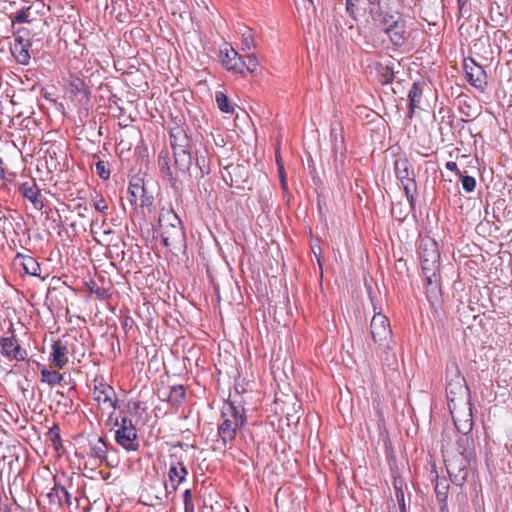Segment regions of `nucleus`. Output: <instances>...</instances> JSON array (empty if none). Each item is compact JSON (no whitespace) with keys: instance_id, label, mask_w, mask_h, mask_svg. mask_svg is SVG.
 <instances>
[{"instance_id":"39","label":"nucleus","mask_w":512,"mask_h":512,"mask_svg":"<svg viewBox=\"0 0 512 512\" xmlns=\"http://www.w3.org/2000/svg\"><path fill=\"white\" fill-rule=\"evenodd\" d=\"M462 187L467 193H471L474 191L476 187V180L474 177L469 175H463L462 173L459 175Z\"/></svg>"},{"instance_id":"26","label":"nucleus","mask_w":512,"mask_h":512,"mask_svg":"<svg viewBox=\"0 0 512 512\" xmlns=\"http://www.w3.org/2000/svg\"><path fill=\"white\" fill-rule=\"evenodd\" d=\"M108 447L102 437H98L96 443L91 446L90 455L103 462L107 459Z\"/></svg>"},{"instance_id":"46","label":"nucleus","mask_w":512,"mask_h":512,"mask_svg":"<svg viewBox=\"0 0 512 512\" xmlns=\"http://www.w3.org/2000/svg\"><path fill=\"white\" fill-rule=\"evenodd\" d=\"M154 198L150 195H147L146 191L144 192V197L139 198L138 204L140 207H151L153 204Z\"/></svg>"},{"instance_id":"56","label":"nucleus","mask_w":512,"mask_h":512,"mask_svg":"<svg viewBox=\"0 0 512 512\" xmlns=\"http://www.w3.org/2000/svg\"><path fill=\"white\" fill-rule=\"evenodd\" d=\"M279 177H280V181H281V185L283 188H285L286 186V180H285V173H284V170L282 171V173L279 172Z\"/></svg>"},{"instance_id":"37","label":"nucleus","mask_w":512,"mask_h":512,"mask_svg":"<svg viewBox=\"0 0 512 512\" xmlns=\"http://www.w3.org/2000/svg\"><path fill=\"white\" fill-rule=\"evenodd\" d=\"M48 436L52 445L56 450H59L62 447V439L60 436V428L58 425H54L48 431Z\"/></svg>"},{"instance_id":"49","label":"nucleus","mask_w":512,"mask_h":512,"mask_svg":"<svg viewBox=\"0 0 512 512\" xmlns=\"http://www.w3.org/2000/svg\"><path fill=\"white\" fill-rule=\"evenodd\" d=\"M72 504V496L71 494L66 490V488L63 486V494H62V507L64 506H71Z\"/></svg>"},{"instance_id":"9","label":"nucleus","mask_w":512,"mask_h":512,"mask_svg":"<svg viewBox=\"0 0 512 512\" xmlns=\"http://www.w3.org/2000/svg\"><path fill=\"white\" fill-rule=\"evenodd\" d=\"M222 418L223 421L218 425L217 431L219 441H221L224 447H226L227 445L231 447L235 441L237 431L244 425L238 424L236 420L231 418Z\"/></svg>"},{"instance_id":"34","label":"nucleus","mask_w":512,"mask_h":512,"mask_svg":"<svg viewBox=\"0 0 512 512\" xmlns=\"http://www.w3.org/2000/svg\"><path fill=\"white\" fill-rule=\"evenodd\" d=\"M229 172H233L234 179H241V188H243L242 184H244L247 181L248 173L246 168L243 165H229Z\"/></svg>"},{"instance_id":"43","label":"nucleus","mask_w":512,"mask_h":512,"mask_svg":"<svg viewBox=\"0 0 512 512\" xmlns=\"http://www.w3.org/2000/svg\"><path fill=\"white\" fill-rule=\"evenodd\" d=\"M184 512H194L193 495L191 489L183 492Z\"/></svg>"},{"instance_id":"18","label":"nucleus","mask_w":512,"mask_h":512,"mask_svg":"<svg viewBox=\"0 0 512 512\" xmlns=\"http://www.w3.org/2000/svg\"><path fill=\"white\" fill-rule=\"evenodd\" d=\"M446 393L449 404L453 403L456 400H464L466 396H468V387L466 385L465 380H458L454 382H448L446 384Z\"/></svg>"},{"instance_id":"41","label":"nucleus","mask_w":512,"mask_h":512,"mask_svg":"<svg viewBox=\"0 0 512 512\" xmlns=\"http://www.w3.org/2000/svg\"><path fill=\"white\" fill-rule=\"evenodd\" d=\"M108 166L109 164L102 160H99L96 163V173L103 180H107L110 177V170Z\"/></svg>"},{"instance_id":"14","label":"nucleus","mask_w":512,"mask_h":512,"mask_svg":"<svg viewBox=\"0 0 512 512\" xmlns=\"http://www.w3.org/2000/svg\"><path fill=\"white\" fill-rule=\"evenodd\" d=\"M19 192L25 199L33 204L35 209H43L44 202L41 197V191L34 180L22 183L19 187Z\"/></svg>"},{"instance_id":"5","label":"nucleus","mask_w":512,"mask_h":512,"mask_svg":"<svg viewBox=\"0 0 512 512\" xmlns=\"http://www.w3.org/2000/svg\"><path fill=\"white\" fill-rule=\"evenodd\" d=\"M447 472L452 482L462 486L468 476V456L456 454L444 460Z\"/></svg>"},{"instance_id":"59","label":"nucleus","mask_w":512,"mask_h":512,"mask_svg":"<svg viewBox=\"0 0 512 512\" xmlns=\"http://www.w3.org/2000/svg\"><path fill=\"white\" fill-rule=\"evenodd\" d=\"M397 499H398L399 502L400 501H402V502L404 501V494H403L402 491L397 492Z\"/></svg>"},{"instance_id":"36","label":"nucleus","mask_w":512,"mask_h":512,"mask_svg":"<svg viewBox=\"0 0 512 512\" xmlns=\"http://www.w3.org/2000/svg\"><path fill=\"white\" fill-rule=\"evenodd\" d=\"M195 163L200 171L201 177L210 173L209 162L207 160V157L204 154H202V153L199 154L198 152H196Z\"/></svg>"},{"instance_id":"20","label":"nucleus","mask_w":512,"mask_h":512,"mask_svg":"<svg viewBox=\"0 0 512 512\" xmlns=\"http://www.w3.org/2000/svg\"><path fill=\"white\" fill-rule=\"evenodd\" d=\"M383 31L395 46H402L405 42V25L400 18L389 24Z\"/></svg>"},{"instance_id":"4","label":"nucleus","mask_w":512,"mask_h":512,"mask_svg":"<svg viewBox=\"0 0 512 512\" xmlns=\"http://www.w3.org/2000/svg\"><path fill=\"white\" fill-rule=\"evenodd\" d=\"M370 333L375 344L390 349L392 330L388 318L382 313H375L370 324Z\"/></svg>"},{"instance_id":"29","label":"nucleus","mask_w":512,"mask_h":512,"mask_svg":"<svg viewBox=\"0 0 512 512\" xmlns=\"http://www.w3.org/2000/svg\"><path fill=\"white\" fill-rule=\"evenodd\" d=\"M436 483H435V492L437 495V499L440 502H444L447 499L449 484L445 478H438L436 474Z\"/></svg>"},{"instance_id":"33","label":"nucleus","mask_w":512,"mask_h":512,"mask_svg":"<svg viewBox=\"0 0 512 512\" xmlns=\"http://www.w3.org/2000/svg\"><path fill=\"white\" fill-rule=\"evenodd\" d=\"M31 15V7H24L21 10L17 11L14 14L10 15L11 21L13 24L15 23H25L30 22Z\"/></svg>"},{"instance_id":"48","label":"nucleus","mask_w":512,"mask_h":512,"mask_svg":"<svg viewBox=\"0 0 512 512\" xmlns=\"http://www.w3.org/2000/svg\"><path fill=\"white\" fill-rule=\"evenodd\" d=\"M94 207L97 211L101 213H105L108 209V205L103 197H100L99 200L95 201Z\"/></svg>"},{"instance_id":"19","label":"nucleus","mask_w":512,"mask_h":512,"mask_svg":"<svg viewBox=\"0 0 512 512\" xmlns=\"http://www.w3.org/2000/svg\"><path fill=\"white\" fill-rule=\"evenodd\" d=\"M425 83L423 81H416L412 84L408 92V117L411 119L415 109L419 107L423 95Z\"/></svg>"},{"instance_id":"28","label":"nucleus","mask_w":512,"mask_h":512,"mask_svg":"<svg viewBox=\"0 0 512 512\" xmlns=\"http://www.w3.org/2000/svg\"><path fill=\"white\" fill-rule=\"evenodd\" d=\"M445 378H446V384H448V382L452 383V382L458 381V380H465V378L461 375V372H460V369H459L457 363L454 361L447 364Z\"/></svg>"},{"instance_id":"35","label":"nucleus","mask_w":512,"mask_h":512,"mask_svg":"<svg viewBox=\"0 0 512 512\" xmlns=\"http://www.w3.org/2000/svg\"><path fill=\"white\" fill-rule=\"evenodd\" d=\"M402 185H403V189L405 191V195H406L408 202L410 203L411 206H414V202H415L414 194L417 189L415 178L406 180L405 183H402Z\"/></svg>"},{"instance_id":"45","label":"nucleus","mask_w":512,"mask_h":512,"mask_svg":"<svg viewBox=\"0 0 512 512\" xmlns=\"http://www.w3.org/2000/svg\"><path fill=\"white\" fill-rule=\"evenodd\" d=\"M258 67V60L254 56H248L247 61L244 60V71L253 73Z\"/></svg>"},{"instance_id":"27","label":"nucleus","mask_w":512,"mask_h":512,"mask_svg":"<svg viewBox=\"0 0 512 512\" xmlns=\"http://www.w3.org/2000/svg\"><path fill=\"white\" fill-rule=\"evenodd\" d=\"M41 380L50 386H55L63 380V375L56 370L42 369Z\"/></svg>"},{"instance_id":"8","label":"nucleus","mask_w":512,"mask_h":512,"mask_svg":"<svg viewBox=\"0 0 512 512\" xmlns=\"http://www.w3.org/2000/svg\"><path fill=\"white\" fill-rule=\"evenodd\" d=\"M1 353L9 360L24 361L27 356L15 336L0 338Z\"/></svg>"},{"instance_id":"10","label":"nucleus","mask_w":512,"mask_h":512,"mask_svg":"<svg viewBox=\"0 0 512 512\" xmlns=\"http://www.w3.org/2000/svg\"><path fill=\"white\" fill-rule=\"evenodd\" d=\"M449 409L457 430L461 434L468 435L473 428L471 408L468 407L466 411L460 413L456 411V404H453V406L449 404Z\"/></svg>"},{"instance_id":"30","label":"nucleus","mask_w":512,"mask_h":512,"mask_svg":"<svg viewBox=\"0 0 512 512\" xmlns=\"http://www.w3.org/2000/svg\"><path fill=\"white\" fill-rule=\"evenodd\" d=\"M378 76L381 84H390L394 80V69L388 65H379Z\"/></svg>"},{"instance_id":"25","label":"nucleus","mask_w":512,"mask_h":512,"mask_svg":"<svg viewBox=\"0 0 512 512\" xmlns=\"http://www.w3.org/2000/svg\"><path fill=\"white\" fill-rule=\"evenodd\" d=\"M145 190L146 189L144 187L142 179L138 178L135 181H131L129 188H128V193L130 195V197H129L130 203L137 205L139 198L144 197Z\"/></svg>"},{"instance_id":"22","label":"nucleus","mask_w":512,"mask_h":512,"mask_svg":"<svg viewBox=\"0 0 512 512\" xmlns=\"http://www.w3.org/2000/svg\"><path fill=\"white\" fill-rule=\"evenodd\" d=\"M395 175L401 181L405 183L406 180L414 178V170L407 158H399L394 162Z\"/></svg>"},{"instance_id":"21","label":"nucleus","mask_w":512,"mask_h":512,"mask_svg":"<svg viewBox=\"0 0 512 512\" xmlns=\"http://www.w3.org/2000/svg\"><path fill=\"white\" fill-rule=\"evenodd\" d=\"M67 353H68L67 346L64 343H62V341H60V340L55 341L52 344V352H51L53 365L59 369H62L68 363V358L66 357Z\"/></svg>"},{"instance_id":"57","label":"nucleus","mask_w":512,"mask_h":512,"mask_svg":"<svg viewBox=\"0 0 512 512\" xmlns=\"http://www.w3.org/2000/svg\"><path fill=\"white\" fill-rule=\"evenodd\" d=\"M460 12L463 11L464 6L467 4V0H457Z\"/></svg>"},{"instance_id":"50","label":"nucleus","mask_w":512,"mask_h":512,"mask_svg":"<svg viewBox=\"0 0 512 512\" xmlns=\"http://www.w3.org/2000/svg\"><path fill=\"white\" fill-rule=\"evenodd\" d=\"M116 425H119L120 426L119 428H126V429L135 428V426L133 425L132 420L128 419L127 417H123L121 419V423L120 424L116 421Z\"/></svg>"},{"instance_id":"23","label":"nucleus","mask_w":512,"mask_h":512,"mask_svg":"<svg viewBox=\"0 0 512 512\" xmlns=\"http://www.w3.org/2000/svg\"><path fill=\"white\" fill-rule=\"evenodd\" d=\"M16 259L21 260V265L27 274L31 276H40L41 268L34 257L18 254Z\"/></svg>"},{"instance_id":"2","label":"nucleus","mask_w":512,"mask_h":512,"mask_svg":"<svg viewBox=\"0 0 512 512\" xmlns=\"http://www.w3.org/2000/svg\"><path fill=\"white\" fill-rule=\"evenodd\" d=\"M159 233L165 247L170 250L180 249L185 240L182 222L172 210H162L159 214Z\"/></svg>"},{"instance_id":"15","label":"nucleus","mask_w":512,"mask_h":512,"mask_svg":"<svg viewBox=\"0 0 512 512\" xmlns=\"http://www.w3.org/2000/svg\"><path fill=\"white\" fill-rule=\"evenodd\" d=\"M221 417L234 419L238 422V424L242 425H245L246 423L245 409L243 405L240 402H238L235 398H229L225 402L221 411Z\"/></svg>"},{"instance_id":"61","label":"nucleus","mask_w":512,"mask_h":512,"mask_svg":"<svg viewBox=\"0 0 512 512\" xmlns=\"http://www.w3.org/2000/svg\"><path fill=\"white\" fill-rule=\"evenodd\" d=\"M112 233L111 230H104V235H110Z\"/></svg>"},{"instance_id":"3","label":"nucleus","mask_w":512,"mask_h":512,"mask_svg":"<svg viewBox=\"0 0 512 512\" xmlns=\"http://www.w3.org/2000/svg\"><path fill=\"white\" fill-rule=\"evenodd\" d=\"M419 257L427 284H437L440 265V253L437 243L432 239L422 240L419 247Z\"/></svg>"},{"instance_id":"44","label":"nucleus","mask_w":512,"mask_h":512,"mask_svg":"<svg viewBox=\"0 0 512 512\" xmlns=\"http://www.w3.org/2000/svg\"><path fill=\"white\" fill-rule=\"evenodd\" d=\"M71 88H72L73 92L83 94V96L85 98L89 97V92L86 89L85 84H84V82L81 79L77 78L76 80H74L71 83Z\"/></svg>"},{"instance_id":"53","label":"nucleus","mask_w":512,"mask_h":512,"mask_svg":"<svg viewBox=\"0 0 512 512\" xmlns=\"http://www.w3.org/2000/svg\"><path fill=\"white\" fill-rule=\"evenodd\" d=\"M75 209L77 210L78 215L81 216V217H84L85 213L88 211L87 206L85 204H82V203H78L76 205Z\"/></svg>"},{"instance_id":"1","label":"nucleus","mask_w":512,"mask_h":512,"mask_svg":"<svg viewBox=\"0 0 512 512\" xmlns=\"http://www.w3.org/2000/svg\"><path fill=\"white\" fill-rule=\"evenodd\" d=\"M170 145L173 150L174 168L171 166L170 154L167 149L160 151L157 164L163 177L175 186L180 175H190V168L193 163L191 152V139L185 128L177 123L169 130Z\"/></svg>"},{"instance_id":"51","label":"nucleus","mask_w":512,"mask_h":512,"mask_svg":"<svg viewBox=\"0 0 512 512\" xmlns=\"http://www.w3.org/2000/svg\"><path fill=\"white\" fill-rule=\"evenodd\" d=\"M330 135L333 141V149L338 150V134H337V128L332 126L330 130Z\"/></svg>"},{"instance_id":"58","label":"nucleus","mask_w":512,"mask_h":512,"mask_svg":"<svg viewBox=\"0 0 512 512\" xmlns=\"http://www.w3.org/2000/svg\"><path fill=\"white\" fill-rule=\"evenodd\" d=\"M0 512H11L8 505H0Z\"/></svg>"},{"instance_id":"55","label":"nucleus","mask_w":512,"mask_h":512,"mask_svg":"<svg viewBox=\"0 0 512 512\" xmlns=\"http://www.w3.org/2000/svg\"><path fill=\"white\" fill-rule=\"evenodd\" d=\"M370 7H382V1L381 0H367Z\"/></svg>"},{"instance_id":"40","label":"nucleus","mask_w":512,"mask_h":512,"mask_svg":"<svg viewBox=\"0 0 512 512\" xmlns=\"http://www.w3.org/2000/svg\"><path fill=\"white\" fill-rule=\"evenodd\" d=\"M470 443H471L470 437L468 435L462 434V436H460L456 441L457 451H458L457 454L466 455L467 450L470 446Z\"/></svg>"},{"instance_id":"47","label":"nucleus","mask_w":512,"mask_h":512,"mask_svg":"<svg viewBox=\"0 0 512 512\" xmlns=\"http://www.w3.org/2000/svg\"><path fill=\"white\" fill-rule=\"evenodd\" d=\"M252 33L250 30H247L245 33H243V46L245 49L249 50L252 46H254Z\"/></svg>"},{"instance_id":"11","label":"nucleus","mask_w":512,"mask_h":512,"mask_svg":"<svg viewBox=\"0 0 512 512\" xmlns=\"http://www.w3.org/2000/svg\"><path fill=\"white\" fill-rule=\"evenodd\" d=\"M30 47L31 43L29 40H25L22 36L15 37L14 42L10 46V51L17 63L25 66L30 63Z\"/></svg>"},{"instance_id":"6","label":"nucleus","mask_w":512,"mask_h":512,"mask_svg":"<svg viewBox=\"0 0 512 512\" xmlns=\"http://www.w3.org/2000/svg\"><path fill=\"white\" fill-rule=\"evenodd\" d=\"M463 68L470 85L480 91H484L488 84L484 68L472 58L464 59Z\"/></svg>"},{"instance_id":"54","label":"nucleus","mask_w":512,"mask_h":512,"mask_svg":"<svg viewBox=\"0 0 512 512\" xmlns=\"http://www.w3.org/2000/svg\"><path fill=\"white\" fill-rule=\"evenodd\" d=\"M276 164L278 166V171L280 173H282L283 169H284V166H283V161H282V158L279 154H276Z\"/></svg>"},{"instance_id":"17","label":"nucleus","mask_w":512,"mask_h":512,"mask_svg":"<svg viewBox=\"0 0 512 512\" xmlns=\"http://www.w3.org/2000/svg\"><path fill=\"white\" fill-rule=\"evenodd\" d=\"M369 15L372 20L382 27L386 28L389 24L400 18L398 13H393L382 7H369Z\"/></svg>"},{"instance_id":"12","label":"nucleus","mask_w":512,"mask_h":512,"mask_svg":"<svg viewBox=\"0 0 512 512\" xmlns=\"http://www.w3.org/2000/svg\"><path fill=\"white\" fill-rule=\"evenodd\" d=\"M221 59L227 70L244 74V60L232 47L221 50Z\"/></svg>"},{"instance_id":"52","label":"nucleus","mask_w":512,"mask_h":512,"mask_svg":"<svg viewBox=\"0 0 512 512\" xmlns=\"http://www.w3.org/2000/svg\"><path fill=\"white\" fill-rule=\"evenodd\" d=\"M445 167L450 171L456 172L458 176L461 174V171L458 169L456 162L448 161Z\"/></svg>"},{"instance_id":"16","label":"nucleus","mask_w":512,"mask_h":512,"mask_svg":"<svg viewBox=\"0 0 512 512\" xmlns=\"http://www.w3.org/2000/svg\"><path fill=\"white\" fill-rule=\"evenodd\" d=\"M94 399L98 403L107 405L112 411L117 407V400H114L115 391L112 386L101 383L99 386H95L93 391Z\"/></svg>"},{"instance_id":"13","label":"nucleus","mask_w":512,"mask_h":512,"mask_svg":"<svg viewBox=\"0 0 512 512\" xmlns=\"http://www.w3.org/2000/svg\"><path fill=\"white\" fill-rule=\"evenodd\" d=\"M115 440L127 451H137L139 448L138 436L135 428H119L115 433Z\"/></svg>"},{"instance_id":"24","label":"nucleus","mask_w":512,"mask_h":512,"mask_svg":"<svg viewBox=\"0 0 512 512\" xmlns=\"http://www.w3.org/2000/svg\"><path fill=\"white\" fill-rule=\"evenodd\" d=\"M62 494H63V486L57 482H55L54 487L47 494V498L49 501L50 509L54 511H58L62 508Z\"/></svg>"},{"instance_id":"7","label":"nucleus","mask_w":512,"mask_h":512,"mask_svg":"<svg viewBox=\"0 0 512 512\" xmlns=\"http://www.w3.org/2000/svg\"><path fill=\"white\" fill-rule=\"evenodd\" d=\"M188 469L182 461L171 462L168 470L170 484H165L166 495L175 492L179 485L186 480Z\"/></svg>"},{"instance_id":"60","label":"nucleus","mask_w":512,"mask_h":512,"mask_svg":"<svg viewBox=\"0 0 512 512\" xmlns=\"http://www.w3.org/2000/svg\"><path fill=\"white\" fill-rule=\"evenodd\" d=\"M195 4H196L198 7H201V4H204V1H203V0H195Z\"/></svg>"},{"instance_id":"42","label":"nucleus","mask_w":512,"mask_h":512,"mask_svg":"<svg viewBox=\"0 0 512 512\" xmlns=\"http://www.w3.org/2000/svg\"><path fill=\"white\" fill-rule=\"evenodd\" d=\"M361 1L362 0H346V12L354 20H357L358 6Z\"/></svg>"},{"instance_id":"32","label":"nucleus","mask_w":512,"mask_h":512,"mask_svg":"<svg viewBox=\"0 0 512 512\" xmlns=\"http://www.w3.org/2000/svg\"><path fill=\"white\" fill-rule=\"evenodd\" d=\"M215 99H216L218 108L222 112H225V113H233L234 112V106L231 104L228 97L224 93L217 92Z\"/></svg>"},{"instance_id":"31","label":"nucleus","mask_w":512,"mask_h":512,"mask_svg":"<svg viewBox=\"0 0 512 512\" xmlns=\"http://www.w3.org/2000/svg\"><path fill=\"white\" fill-rule=\"evenodd\" d=\"M185 389L182 385L173 386L169 393V401L172 405H179L185 400Z\"/></svg>"},{"instance_id":"38","label":"nucleus","mask_w":512,"mask_h":512,"mask_svg":"<svg viewBox=\"0 0 512 512\" xmlns=\"http://www.w3.org/2000/svg\"><path fill=\"white\" fill-rule=\"evenodd\" d=\"M222 179L229 186H235L237 188H241V179H234L233 172H229V165L224 167L221 171Z\"/></svg>"}]
</instances>
